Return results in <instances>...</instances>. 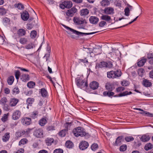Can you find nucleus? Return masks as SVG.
Instances as JSON below:
<instances>
[{
  "instance_id": "obj_41",
  "label": "nucleus",
  "mask_w": 153,
  "mask_h": 153,
  "mask_svg": "<svg viewBox=\"0 0 153 153\" xmlns=\"http://www.w3.org/2000/svg\"><path fill=\"white\" fill-rule=\"evenodd\" d=\"M67 129H65L61 131L59 133V135L62 137H64L67 132Z\"/></svg>"
},
{
  "instance_id": "obj_7",
  "label": "nucleus",
  "mask_w": 153,
  "mask_h": 153,
  "mask_svg": "<svg viewBox=\"0 0 153 153\" xmlns=\"http://www.w3.org/2000/svg\"><path fill=\"white\" fill-rule=\"evenodd\" d=\"M72 2L71 1H65L60 5V7L62 9H64L65 8H69L72 7Z\"/></svg>"
},
{
  "instance_id": "obj_52",
  "label": "nucleus",
  "mask_w": 153,
  "mask_h": 153,
  "mask_svg": "<svg viewBox=\"0 0 153 153\" xmlns=\"http://www.w3.org/2000/svg\"><path fill=\"white\" fill-rule=\"evenodd\" d=\"M125 15L126 16H128L130 14V10L128 7H126L124 10Z\"/></svg>"
},
{
  "instance_id": "obj_36",
  "label": "nucleus",
  "mask_w": 153,
  "mask_h": 153,
  "mask_svg": "<svg viewBox=\"0 0 153 153\" xmlns=\"http://www.w3.org/2000/svg\"><path fill=\"white\" fill-rule=\"evenodd\" d=\"M28 142L27 140L25 138L22 139L19 142V145L20 146L21 145L26 144Z\"/></svg>"
},
{
  "instance_id": "obj_1",
  "label": "nucleus",
  "mask_w": 153,
  "mask_h": 153,
  "mask_svg": "<svg viewBox=\"0 0 153 153\" xmlns=\"http://www.w3.org/2000/svg\"><path fill=\"white\" fill-rule=\"evenodd\" d=\"M82 76L78 77L76 79V84L77 86L81 89L85 90L88 86L86 80H84Z\"/></svg>"
},
{
  "instance_id": "obj_43",
  "label": "nucleus",
  "mask_w": 153,
  "mask_h": 153,
  "mask_svg": "<svg viewBox=\"0 0 153 153\" xmlns=\"http://www.w3.org/2000/svg\"><path fill=\"white\" fill-rule=\"evenodd\" d=\"M14 6L19 10H22L24 8V6L21 3H18V4H16L14 5Z\"/></svg>"
},
{
  "instance_id": "obj_49",
  "label": "nucleus",
  "mask_w": 153,
  "mask_h": 153,
  "mask_svg": "<svg viewBox=\"0 0 153 153\" xmlns=\"http://www.w3.org/2000/svg\"><path fill=\"white\" fill-rule=\"evenodd\" d=\"M7 11L3 7H0V14L1 15L5 14L6 13Z\"/></svg>"
},
{
  "instance_id": "obj_2",
  "label": "nucleus",
  "mask_w": 153,
  "mask_h": 153,
  "mask_svg": "<svg viewBox=\"0 0 153 153\" xmlns=\"http://www.w3.org/2000/svg\"><path fill=\"white\" fill-rule=\"evenodd\" d=\"M62 25L65 28H66L68 30V31L69 32H72L73 33L78 36L82 35L83 34L86 35H91L95 33H97V32H93L89 33H82L76 31L74 29L70 28V27L67 26L63 24H62Z\"/></svg>"
},
{
  "instance_id": "obj_64",
  "label": "nucleus",
  "mask_w": 153,
  "mask_h": 153,
  "mask_svg": "<svg viewBox=\"0 0 153 153\" xmlns=\"http://www.w3.org/2000/svg\"><path fill=\"white\" fill-rule=\"evenodd\" d=\"M24 150L23 149H20L17 151L14 152L13 153H23Z\"/></svg>"
},
{
  "instance_id": "obj_9",
  "label": "nucleus",
  "mask_w": 153,
  "mask_h": 153,
  "mask_svg": "<svg viewBox=\"0 0 153 153\" xmlns=\"http://www.w3.org/2000/svg\"><path fill=\"white\" fill-rule=\"evenodd\" d=\"M89 146L88 142L85 141H82L79 143V148L81 150H85Z\"/></svg>"
},
{
  "instance_id": "obj_11",
  "label": "nucleus",
  "mask_w": 153,
  "mask_h": 153,
  "mask_svg": "<svg viewBox=\"0 0 153 153\" xmlns=\"http://www.w3.org/2000/svg\"><path fill=\"white\" fill-rule=\"evenodd\" d=\"M31 122V119L29 117H24L22 118L21 120L22 123L24 125H29L30 124Z\"/></svg>"
},
{
  "instance_id": "obj_21",
  "label": "nucleus",
  "mask_w": 153,
  "mask_h": 153,
  "mask_svg": "<svg viewBox=\"0 0 153 153\" xmlns=\"http://www.w3.org/2000/svg\"><path fill=\"white\" fill-rule=\"evenodd\" d=\"M123 137L119 136L116 139L115 143L114 144V146L120 145L121 144V142L122 141Z\"/></svg>"
},
{
  "instance_id": "obj_15",
  "label": "nucleus",
  "mask_w": 153,
  "mask_h": 153,
  "mask_svg": "<svg viewBox=\"0 0 153 153\" xmlns=\"http://www.w3.org/2000/svg\"><path fill=\"white\" fill-rule=\"evenodd\" d=\"M114 9L113 8L111 7H108L105 8L104 11V13L107 14H110L114 13Z\"/></svg>"
},
{
  "instance_id": "obj_44",
  "label": "nucleus",
  "mask_w": 153,
  "mask_h": 153,
  "mask_svg": "<svg viewBox=\"0 0 153 153\" xmlns=\"http://www.w3.org/2000/svg\"><path fill=\"white\" fill-rule=\"evenodd\" d=\"M153 146L150 143L147 144L145 146V149L146 150H148L152 148Z\"/></svg>"
},
{
  "instance_id": "obj_18",
  "label": "nucleus",
  "mask_w": 153,
  "mask_h": 153,
  "mask_svg": "<svg viewBox=\"0 0 153 153\" xmlns=\"http://www.w3.org/2000/svg\"><path fill=\"white\" fill-rule=\"evenodd\" d=\"M17 34L19 36H22L26 35V31L25 29L21 28L17 31Z\"/></svg>"
},
{
  "instance_id": "obj_24",
  "label": "nucleus",
  "mask_w": 153,
  "mask_h": 153,
  "mask_svg": "<svg viewBox=\"0 0 153 153\" xmlns=\"http://www.w3.org/2000/svg\"><path fill=\"white\" fill-rule=\"evenodd\" d=\"M132 94V92L131 91L128 92V91H125L123 92V93H121L119 94L118 95H116L114 96L117 97H121L123 96H126L128 95H129L130 94Z\"/></svg>"
},
{
  "instance_id": "obj_6",
  "label": "nucleus",
  "mask_w": 153,
  "mask_h": 153,
  "mask_svg": "<svg viewBox=\"0 0 153 153\" xmlns=\"http://www.w3.org/2000/svg\"><path fill=\"white\" fill-rule=\"evenodd\" d=\"M76 11V9L73 7L66 12L65 16L68 21H69L70 20L69 18L72 17Z\"/></svg>"
},
{
  "instance_id": "obj_30",
  "label": "nucleus",
  "mask_w": 153,
  "mask_h": 153,
  "mask_svg": "<svg viewBox=\"0 0 153 153\" xmlns=\"http://www.w3.org/2000/svg\"><path fill=\"white\" fill-rule=\"evenodd\" d=\"M89 13V10L87 9H83L80 11L81 16H85L88 15Z\"/></svg>"
},
{
  "instance_id": "obj_20",
  "label": "nucleus",
  "mask_w": 153,
  "mask_h": 153,
  "mask_svg": "<svg viewBox=\"0 0 153 153\" xmlns=\"http://www.w3.org/2000/svg\"><path fill=\"white\" fill-rule=\"evenodd\" d=\"M105 88L107 90L112 91L114 89V85L108 82L106 84Z\"/></svg>"
},
{
  "instance_id": "obj_17",
  "label": "nucleus",
  "mask_w": 153,
  "mask_h": 153,
  "mask_svg": "<svg viewBox=\"0 0 153 153\" xmlns=\"http://www.w3.org/2000/svg\"><path fill=\"white\" fill-rule=\"evenodd\" d=\"M28 132L29 131L27 130L26 131L23 130L20 131H17L16 132L15 135L17 138L20 137L26 133H28Z\"/></svg>"
},
{
  "instance_id": "obj_4",
  "label": "nucleus",
  "mask_w": 153,
  "mask_h": 153,
  "mask_svg": "<svg viewBox=\"0 0 153 153\" xmlns=\"http://www.w3.org/2000/svg\"><path fill=\"white\" fill-rule=\"evenodd\" d=\"M113 64L111 62H105L102 61L97 64L95 67L97 69H98L99 68H111L113 67Z\"/></svg>"
},
{
  "instance_id": "obj_45",
  "label": "nucleus",
  "mask_w": 153,
  "mask_h": 153,
  "mask_svg": "<svg viewBox=\"0 0 153 153\" xmlns=\"http://www.w3.org/2000/svg\"><path fill=\"white\" fill-rule=\"evenodd\" d=\"M101 48H95L93 49V51L94 53H95L96 54H98L101 53Z\"/></svg>"
},
{
  "instance_id": "obj_62",
  "label": "nucleus",
  "mask_w": 153,
  "mask_h": 153,
  "mask_svg": "<svg viewBox=\"0 0 153 153\" xmlns=\"http://www.w3.org/2000/svg\"><path fill=\"white\" fill-rule=\"evenodd\" d=\"M7 102V98L5 97H3L1 100V102L2 104H4Z\"/></svg>"
},
{
  "instance_id": "obj_46",
  "label": "nucleus",
  "mask_w": 153,
  "mask_h": 153,
  "mask_svg": "<svg viewBox=\"0 0 153 153\" xmlns=\"http://www.w3.org/2000/svg\"><path fill=\"white\" fill-rule=\"evenodd\" d=\"M13 94H17L19 92V90L18 87H15L13 90Z\"/></svg>"
},
{
  "instance_id": "obj_39",
  "label": "nucleus",
  "mask_w": 153,
  "mask_h": 153,
  "mask_svg": "<svg viewBox=\"0 0 153 153\" xmlns=\"http://www.w3.org/2000/svg\"><path fill=\"white\" fill-rule=\"evenodd\" d=\"M35 85V83L33 81H30L27 83V86L29 88H33Z\"/></svg>"
},
{
  "instance_id": "obj_32",
  "label": "nucleus",
  "mask_w": 153,
  "mask_h": 153,
  "mask_svg": "<svg viewBox=\"0 0 153 153\" xmlns=\"http://www.w3.org/2000/svg\"><path fill=\"white\" fill-rule=\"evenodd\" d=\"M101 19H102L106 21H109L111 20V17L106 15L102 16L101 17Z\"/></svg>"
},
{
  "instance_id": "obj_55",
  "label": "nucleus",
  "mask_w": 153,
  "mask_h": 153,
  "mask_svg": "<svg viewBox=\"0 0 153 153\" xmlns=\"http://www.w3.org/2000/svg\"><path fill=\"white\" fill-rule=\"evenodd\" d=\"M125 90V88L123 87H119L116 89V91L117 92H121Z\"/></svg>"
},
{
  "instance_id": "obj_53",
  "label": "nucleus",
  "mask_w": 153,
  "mask_h": 153,
  "mask_svg": "<svg viewBox=\"0 0 153 153\" xmlns=\"http://www.w3.org/2000/svg\"><path fill=\"white\" fill-rule=\"evenodd\" d=\"M98 147V145L96 143H94L91 146V148L92 150H96Z\"/></svg>"
},
{
  "instance_id": "obj_3",
  "label": "nucleus",
  "mask_w": 153,
  "mask_h": 153,
  "mask_svg": "<svg viewBox=\"0 0 153 153\" xmlns=\"http://www.w3.org/2000/svg\"><path fill=\"white\" fill-rule=\"evenodd\" d=\"M73 132L74 135L76 137L79 136L82 137L85 136L86 134L84 129L81 127H78L74 129L73 130Z\"/></svg>"
},
{
  "instance_id": "obj_34",
  "label": "nucleus",
  "mask_w": 153,
  "mask_h": 153,
  "mask_svg": "<svg viewBox=\"0 0 153 153\" xmlns=\"http://www.w3.org/2000/svg\"><path fill=\"white\" fill-rule=\"evenodd\" d=\"M140 113L143 115L149 117H153V114L146 111H143V112H140Z\"/></svg>"
},
{
  "instance_id": "obj_16",
  "label": "nucleus",
  "mask_w": 153,
  "mask_h": 153,
  "mask_svg": "<svg viewBox=\"0 0 153 153\" xmlns=\"http://www.w3.org/2000/svg\"><path fill=\"white\" fill-rule=\"evenodd\" d=\"M90 86L92 89L95 90L98 87L99 84L97 82L93 81L90 83Z\"/></svg>"
},
{
  "instance_id": "obj_22",
  "label": "nucleus",
  "mask_w": 153,
  "mask_h": 153,
  "mask_svg": "<svg viewBox=\"0 0 153 153\" xmlns=\"http://www.w3.org/2000/svg\"><path fill=\"white\" fill-rule=\"evenodd\" d=\"M39 92L41 93V96L43 97H46L48 95V93L47 91L44 88L41 89Z\"/></svg>"
},
{
  "instance_id": "obj_27",
  "label": "nucleus",
  "mask_w": 153,
  "mask_h": 153,
  "mask_svg": "<svg viewBox=\"0 0 153 153\" xmlns=\"http://www.w3.org/2000/svg\"><path fill=\"white\" fill-rule=\"evenodd\" d=\"M146 59L144 58L143 57L139 61L137 65L138 66L141 67L143 66L144 64V63L146 62Z\"/></svg>"
},
{
  "instance_id": "obj_10",
  "label": "nucleus",
  "mask_w": 153,
  "mask_h": 153,
  "mask_svg": "<svg viewBox=\"0 0 153 153\" xmlns=\"http://www.w3.org/2000/svg\"><path fill=\"white\" fill-rule=\"evenodd\" d=\"M74 22L77 25H80L83 24L86 22L85 19L81 18L74 17Z\"/></svg>"
},
{
  "instance_id": "obj_26",
  "label": "nucleus",
  "mask_w": 153,
  "mask_h": 153,
  "mask_svg": "<svg viewBox=\"0 0 153 153\" xmlns=\"http://www.w3.org/2000/svg\"><path fill=\"white\" fill-rule=\"evenodd\" d=\"M54 140V139L52 138H47L45 140V141L48 146H50L53 143Z\"/></svg>"
},
{
  "instance_id": "obj_31",
  "label": "nucleus",
  "mask_w": 153,
  "mask_h": 153,
  "mask_svg": "<svg viewBox=\"0 0 153 153\" xmlns=\"http://www.w3.org/2000/svg\"><path fill=\"white\" fill-rule=\"evenodd\" d=\"M10 134L9 133H7L5 134L4 135L3 137L2 140L4 142H6L10 138Z\"/></svg>"
},
{
  "instance_id": "obj_47",
  "label": "nucleus",
  "mask_w": 153,
  "mask_h": 153,
  "mask_svg": "<svg viewBox=\"0 0 153 153\" xmlns=\"http://www.w3.org/2000/svg\"><path fill=\"white\" fill-rule=\"evenodd\" d=\"M144 72V70L142 68H141L138 70V73L139 76H142L143 75Z\"/></svg>"
},
{
  "instance_id": "obj_58",
  "label": "nucleus",
  "mask_w": 153,
  "mask_h": 153,
  "mask_svg": "<svg viewBox=\"0 0 153 153\" xmlns=\"http://www.w3.org/2000/svg\"><path fill=\"white\" fill-rule=\"evenodd\" d=\"M127 149V146L126 145H123L121 146L120 147V150L121 151H124Z\"/></svg>"
},
{
  "instance_id": "obj_14",
  "label": "nucleus",
  "mask_w": 153,
  "mask_h": 153,
  "mask_svg": "<svg viewBox=\"0 0 153 153\" xmlns=\"http://www.w3.org/2000/svg\"><path fill=\"white\" fill-rule=\"evenodd\" d=\"M29 13L26 11L24 12L21 15V18L24 21L27 20L29 18Z\"/></svg>"
},
{
  "instance_id": "obj_25",
  "label": "nucleus",
  "mask_w": 153,
  "mask_h": 153,
  "mask_svg": "<svg viewBox=\"0 0 153 153\" xmlns=\"http://www.w3.org/2000/svg\"><path fill=\"white\" fill-rule=\"evenodd\" d=\"M21 79L22 81L26 82L29 80V75L28 74H23L21 76Z\"/></svg>"
},
{
  "instance_id": "obj_57",
  "label": "nucleus",
  "mask_w": 153,
  "mask_h": 153,
  "mask_svg": "<svg viewBox=\"0 0 153 153\" xmlns=\"http://www.w3.org/2000/svg\"><path fill=\"white\" fill-rule=\"evenodd\" d=\"M20 75V73L19 71H17L15 72V76L17 80L19 79Z\"/></svg>"
},
{
  "instance_id": "obj_59",
  "label": "nucleus",
  "mask_w": 153,
  "mask_h": 153,
  "mask_svg": "<svg viewBox=\"0 0 153 153\" xmlns=\"http://www.w3.org/2000/svg\"><path fill=\"white\" fill-rule=\"evenodd\" d=\"M63 150L61 149H59L55 150L53 151V153H63Z\"/></svg>"
},
{
  "instance_id": "obj_28",
  "label": "nucleus",
  "mask_w": 153,
  "mask_h": 153,
  "mask_svg": "<svg viewBox=\"0 0 153 153\" xmlns=\"http://www.w3.org/2000/svg\"><path fill=\"white\" fill-rule=\"evenodd\" d=\"M14 78L13 76L9 77L7 79V82L8 85H12L14 82Z\"/></svg>"
},
{
  "instance_id": "obj_54",
  "label": "nucleus",
  "mask_w": 153,
  "mask_h": 153,
  "mask_svg": "<svg viewBox=\"0 0 153 153\" xmlns=\"http://www.w3.org/2000/svg\"><path fill=\"white\" fill-rule=\"evenodd\" d=\"M8 117L7 114H4L1 119V120L4 122H5L7 120Z\"/></svg>"
},
{
  "instance_id": "obj_40",
  "label": "nucleus",
  "mask_w": 153,
  "mask_h": 153,
  "mask_svg": "<svg viewBox=\"0 0 153 153\" xmlns=\"http://www.w3.org/2000/svg\"><path fill=\"white\" fill-rule=\"evenodd\" d=\"M114 94V93L112 92L104 91L103 92V94L105 96H107L108 97H110L111 96H113Z\"/></svg>"
},
{
  "instance_id": "obj_51",
  "label": "nucleus",
  "mask_w": 153,
  "mask_h": 153,
  "mask_svg": "<svg viewBox=\"0 0 153 153\" xmlns=\"http://www.w3.org/2000/svg\"><path fill=\"white\" fill-rule=\"evenodd\" d=\"M134 140V138L132 136H128L125 138V140L128 142L133 141Z\"/></svg>"
},
{
  "instance_id": "obj_63",
  "label": "nucleus",
  "mask_w": 153,
  "mask_h": 153,
  "mask_svg": "<svg viewBox=\"0 0 153 153\" xmlns=\"http://www.w3.org/2000/svg\"><path fill=\"white\" fill-rule=\"evenodd\" d=\"M116 6L118 7H121V4L120 2L118 0H116L114 2Z\"/></svg>"
},
{
  "instance_id": "obj_42",
  "label": "nucleus",
  "mask_w": 153,
  "mask_h": 153,
  "mask_svg": "<svg viewBox=\"0 0 153 153\" xmlns=\"http://www.w3.org/2000/svg\"><path fill=\"white\" fill-rule=\"evenodd\" d=\"M37 35V32L35 30H33L31 31L30 33V36L32 39L35 38Z\"/></svg>"
},
{
  "instance_id": "obj_35",
  "label": "nucleus",
  "mask_w": 153,
  "mask_h": 153,
  "mask_svg": "<svg viewBox=\"0 0 153 153\" xmlns=\"http://www.w3.org/2000/svg\"><path fill=\"white\" fill-rule=\"evenodd\" d=\"M65 146L66 147L68 148H71L73 146V144L72 142L68 141L65 143Z\"/></svg>"
},
{
  "instance_id": "obj_29",
  "label": "nucleus",
  "mask_w": 153,
  "mask_h": 153,
  "mask_svg": "<svg viewBox=\"0 0 153 153\" xmlns=\"http://www.w3.org/2000/svg\"><path fill=\"white\" fill-rule=\"evenodd\" d=\"M143 84L145 87H149L152 85V83L149 80L145 79L143 81Z\"/></svg>"
},
{
  "instance_id": "obj_50",
  "label": "nucleus",
  "mask_w": 153,
  "mask_h": 153,
  "mask_svg": "<svg viewBox=\"0 0 153 153\" xmlns=\"http://www.w3.org/2000/svg\"><path fill=\"white\" fill-rule=\"evenodd\" d=\"M34 45L32 43H30L26 45L25 48L27 49H30L33 48V47Z\"/></svg>"
},
{
  "instance_id": "obj_13",
  "label": "nucleus",
  "mask_w": 153,
  "mask_h": 153,
  "mask_svg": "<svg viewBox=\"0 0 153 153\" xmlns=\"http://www.w3.org/2000/svg\"><path fill=\"white\" fill-rule=\"evenodd\" d=\"M99 19L96 16H91L89 18V21L91 23L95 24L99 21Z\"/></svg>"
},
{
  "instance_id": "obj_37",
  "label": "nucleus",
  "mask_w": 153,
  "mask_h": 153,
  "mask_svg": "<svg viewBox=\"0 0 153 153\" xmlns=\"http://www.w3.org/2000/svg\"><path fill=\"white\" fill-rule=\"evenodd\" d=\"M19 41L20 43L24 45L27 43L28 42V40L26 38H21L20 39Z\"/></svg>"
},
{
  "instance_id": "obj_19",
  "label": "nucleus",
  "mask_w": 153,
  "mask_h": 153,
  "mask_svg": "<svg viewBox=\"0 0 153 153\" xmlns=\"http://www.w3.org/2000/svg\"><path fill=\"white\" fill-rule=\"evenodd\" d=\"M19 101L18 99L14 98L11 99L10 100L9 105L11 106H15Z\"/></svg>"
},
{
  "instance_id": "obj_56",
  "label": "nucleus",
  "mask_w": 153,
  "mask_h": 153,
  "mask_svg": "<svg viewBox=\"0 0 153 153\" xmlns=\"http://www.w3.org/2000/svg\"><path fill=\"white\" fill-rule=\"evenodd\" d=\"M121 84L123 86H127L129 85V83L128 81L125 80H123L121 82Z\"/></svg>"
},
{
  "instance_id": "obj_61",
  "label": "nucleus",
  "mask_w": 153,
  "mask_h": 153,
  "mask_svg": "<svg viewBox=\"0 0 153 153\" xmlns=\"http://www.w3.org/2000/svg\"><path fill=\"white\" fill-rule=\"evenodd\" d=\"M5 42V41L3 37L0 36V44L2 45Z\"/></svg>"
},
{
  "instance_id": "obj_60",
  "label": "nucleus",
  "mask_w": 153,
  "mask_h": 153,
  "mask_svg": "<svg viewBox=\"0 0 153 153\" xmlns=\"http://www.w3.org/2000/svg\"><path fill=\"white\" fill-rule=\"evenodd\" d=\"M50 51L49 50L48 51V53L46 54L45 56L43 57L44 58H45L46 61H47L49 58L50 56Z\"/></svg>"
},
{
  "instance_id": "obj_12",
  "label": "nucleus",
  "mask_w": 153,
  "mask_h": 153,
  "mask_svg": "<svg viewBox=\"0 0 153 153\" xmlns=\"http://www.w3.org/2000/svg\"><path fill=\"white\" fill-rule=\"evenodd\" d=\"M34 134L37 137L41 138L43 137V130L41 129L36 130Z\"/></svg>"
},
{
  "instance_id": "obj_8",
  "label": "nucleus",
  "mask_w": 153,
  "mask_h": 153,
  "mask_svg": "<svg viewBox=\"0 0 153 153\" xmlns=\"http://www.w3.org/2000/svg\"><path fill=\"white\" fill-rule=\"evenodd\" d=\"M21 113L19 110H16L14 111L12 114V118L14 120L18 119L21 117Z\"/></svg>"
},
{
  "instance_id": "obj_5",
  "label": "nucleus",
  "mask_w": 153,
  "mask_h": 153,
  "mask_svg": "<svg viewBox=\"0 0 153 153\" xmlns=\"http://www.w3.org/2000/svg\"><path fill=\"white\" fill-rule=\"evenodd\" d=\"M121 75V71L120 70L116 71H112L107 72V76L109 78H117L120 77Z\"/></svg>"
},
{
  "instance_id": "obj_48",
  "label": "nucleus",
  "mask_w": 153,
  "mask_h": 153,
  "mask_svg": "<svg viewBox=\"0 0 153 153\" xmlns=\"http://www.w3.org/2000/svg\"><path fill=\"white\" fill-rule=\"evenodd\" d=\"M34 101V99L32 98H29L27 100V103L28 104H31L33 103Z\"/></svg>"
},
{
  "instance_id": "obj_33",
  "label": "nucleus",
  "mask_w": 153,
  "mask_h": 153,
  "mask_svg": "<svg viewBox=\"0 0 153 153\" xmlns=\"http://www.w3.org/2000/svg\"><path fill=\"white\" fill-rule=\"evenodd\" d=\"M46 120L44 118L40 119L39 121V124L41 126H44L47 123Z\"/></svg>"
},
{
  "instance_id": "obj_23",
  "label": "nucleus",
  "mask_w": 153,
  "mask_h": 153,
  "mask_svg": "<svg viewBox=\"0 0 153 153\" xmlns=\"http://www.w3.org/2000/svg\"><path fill=\"white\" fill-rule=\"evenodd\" d=\"M150 138V137L148 135H143L140 138V140L143 142L149 141Z\"/></svg>"
},
{
  "instance_id": "obj_38",
  "label": "nucleus",
  "mask_w": 153,
  "mask_h": 153,
  "mask_svg": "<svg viewBox=\"0 0 153 153\" xmlns=\"http://www.w3.org/2000/svg\"><path fill=\"white\" fill-rule=\"evenodd\" d=\"M101 3L102 6H107L110 4V1L108 0H102Z\"/></svg>"
}]
</instances>
